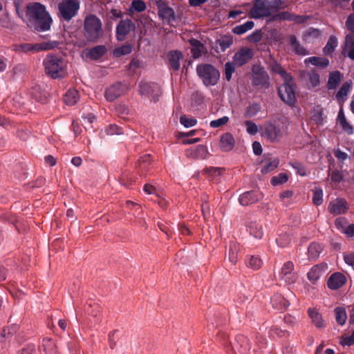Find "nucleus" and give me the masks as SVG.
<instances>
[{
  "mask_svg": "<svg viewBox=\"0 0 354 354\" xmlns=\"http://www.w3.org/2000/svg\"><path fill=\"white\" fill-rule=\"evenodd\" d=\"M26 8L27 17L32 27L38 31L50 29L52 19L44 6L35 2L28 5Z\"/></svg>",
  "mask_w": 354,
  "mask_h": 354,
  "instance_id": "1",
  "label": "nucleus"
},
{
  "mask_svg": "<svg viewBox=\"0 0 354 354\" xmlns=\"http://www.w3.org/2000/svg\"><path fill=\"white\" fill-rule=\"evenodd\" d=\"M272 70L279 73L284 80V83L279 88V95L281 100L288 104L292 105L295 102L294 84L290 76L277 62H273Z\"/></svg>",
  "mask_w": 354,
  "mask_h": 354,
  "instance_id": "2",
  "label": "nucleus"
},
{
  "mask_svg": "<svg viewBox=\"0 0 354 354\" xmlns=\"http://www.w3.org/2000/svg\"><path fill=\"white\" fill-rule=\"evenodd\" d=\"M46 73L53 79L62 78L67 73V64L63 59L48 55L44 61Z\"/></svg>",
  "mask_w": 354,
  "mask_h": 354,
  "instance_id": "3",
  "label": "nucleus"
},
{
  "mask_svg": "<svg viewBox=\"0 0 354 354\" xmlns=\"http://www.w3.org/2000/svg\"><path fill=\"white\" fill-rule=\"evenodd\" d=\"M281 0H257L250 10L252 17L260 19L268 17L277 10L283 8Z\"/></svg>",
  "mask_w": 354,
  "mask_h": 354,
  "instance_id": "4",
  "label": "nucleus"
},
{
  "mask_svg": "<svg viewBox=\"0 0 354 354\" xmlns=\"http://www.w3.org/2000/svg\"><path fill=\"white\" fill-rule=\"evenodd\" d=\"M288 124L286 122H266L263 126V136L272 142L279 141L288 133Z\"/></svg>",
  "mask_w": 354,
  "mask_h": 354,
  "instance_id": "5",
  "label": "nucleus"
},
{
  "mask_svg": "<svg viewBox=\"0 0 354 354\" xmlns=\"http://www.w3.org/2000/svg\"><path fill=\"white\" fill-rule=\"evenodd\" d=\"M196 72L206 86L216 85L220 79L218 70L210 64L198 65Z\"/></svg>",
  "mask_w": 354,
  "mask_h": 354,
  "instance_id": "6",
  "label": "nucleus"
},
{
  "mask_svg": "<svg viewBox=\"0 0 354 354\" xmlns=\"http://www.w3.org/2000/svg\"><path fill=\"white\" fill-rule=\"evenodd\" d=\"M84 28L86 36L91 41L97 39L102 34L101 22L95 16H90L86 19Z\"/></svg>",
  "mask_w": 354,
  "mask_h": 354,
  "instance_id": "7",
  "label": "nucleus"
},
{
  "mask_svg": "<svg viewBox=\"0 0 354 354\" xmlns=\"http://www.w3.org/2000/svg\"><path fill=\"white\" fill-rule=\"evenodd\" d=\"M80 8L77 0H62L59 5V10L62 17L66 20H70L74 17Z\"/></svg>",
  "mask_w": 354,
  "mask_h": 354,
  "instance_id": "8",
  "label": "nucleus"
},
{
  "mask_svg": "<svg viewBox=\"0 0 354 354\" xmlns=\"http://www.w3.org/2000/svg\"><path fill=\"white\" fill-rule=\"evenodd\" d=\"M279 277L287 284H292L295 282L297 276L294 271V264L292 262L287 261L283 263L279 272Z\"/></svg>",
  "mask_w": 354,
  "mask_h": 354,
  "instance_id": "9",
  "label": "nucleus"
},
{
  "mask_svg": "<svg viewBox=\"0 0 354 354\" xmlns=\"http://www.w3.org/2000/svg\"><path fill=\"white\" fill-rule=\"evenodd\" d=\"M139 93L142 95L156 100L160 95V89L153 84L141 82L139 84Z\"/></svg>",
  "mask_w": 354,
  "mask_h": 354,
  "instance_id": "10",
  "label": "nucleus"
},
{
  "mask_svg": "<svg viewBox=\"0 0 354 354\" xmlns=\"http://www.w3.org/2000/svg\"><path fill=\"white\" fill-rule=\"evenodd\" d=\"M134 28V25L131 20L120 21L117 26L116 37L120 41H123L126 36Z\"/></svg>",
  "mask_w": 354,
  "mask_h": 354,
  "instance_id": "11",
  "label": "nucleus"
},
{
  "mask_svg": "<svg viewBox=\"0 0 354 354\" xmlns=\"http://www.w3.org/2000/svg\"><path fill=\"white\" fill-rule=\"evenodd\" d=\"M58 43L57 41H49L44 42L41 44H37L35 45L31 44H23L20 46L22 51L28 52L31 50H50L57 46Z\"/></svg>",
  "mask_w": 354,
  "mask_h": 354,
  "instance_id": "12",
  "label": "nucleus"
},
{
  "mask_svg": "<svg viewBox=\"0 0 354 354\" xmlns=\"http://www.w3.org/2000/svg\"><path fill=\"white\" fill-rule=\"evenodd\" d=\"M263 198V194L259 192H247L239 197V203L241 205H248L254 203Z\"/></svg>",
  "mask_w": 354,
  "mask_h": 354,
  "instance_id": "13",
  "label": "nucleus"
},
{
  "mask_svg": "<svg viewBox=\"0 0 354 354\" xmlns=\"http://www.w3.org/2000/svg\"><path fill=\"white\" fill-rule=\"evenodd\" d=\"M158 14L162 19L169 24H172L176 21L173 9L165 3H161L158 6Z\"/></svg>",
  "mask_w": 354,
  "mask_h": 354,
  "instance_id": "14",
  "label": "nucleus"
},
{
  "mask_svg": "<svg viewBox=\"0 0 354 354\" xmlns=\"http://www.w3.org/2000/svg\"><path fill=\"white\" fill-rule=\"evenodd\" d=\"M279 163V159L272 155H268L265 157L262 164L261 172L263 174H268L275 169Z\"/></svg>",
  "mask_w": 354,
  "mask_h": 354,
  "instance_id": "15",
  "label": "nucleus"
},
{
  "mask_svg": "<svg viewBox=\"0 0 354 354\" xmlns=\"http://www.w3.org/2000/svg\"><path fill=\"white\" fill-rule=\"evenodd\" d=\"M252 51L249 48H242L234 56V62L237 66H242L252 57Z\"/></svg>",
  "mask_w": 354,
  "mask_h": 354,
  "instance_id": "16",
  "label": "nucleus"
},
{
  "mask_svg": "<svg viewBox=\"0 0 354 354\" xmlns=\"http://www.w3.org/2000/svg\"><path fill=\"white\" fill-rule=\"evenodd\" d=\"M348 209L346 201L343 199H337L330 203L328 206L329 212L335 215L344 214Z\"/></svg>",
  "mask_w": 354,
  "mask_h": 354,
  "instance_id": "17",
  "label": "nucleus"
},
{
  "mask_svg": "<svg viewBox=\"0 0 354 354\" xmlns=\"http://www.w3.org/2000/svg\"><path fill=\"white\" fill-rule=\"evenodd\" d=\"M268 75L259 66H254L252 69V81L255 85H261L266 83Z\"/></svg>",
  "mask_w": 354,
  "mask_h": 354,
  "instance_id": "18",
  "label": "nucleus"
},
{
  "mask_svg": "<svg viewBox=\"0 0 354 354\" xmlns=\"http://www.w3.org/2000/svg\"><path fill=\"white\" fill-rule=\"evenodd\" d=\"M346 282V277L341 273L332 274L328 280V286L330 289L336 290L342 286Z\"/></svg>",
  "mask_w": 354,
  "mask_h": 354,
  "instance_id": "19",
  "label": "nucleus"
},
{
  "mask_svg": "<svg viewBox=\"0 0 354 354\" xmlns=\"http://www.w3.org/2000/svg\"><path fill=\"white\" fill-rule=\"evenodd\" d=\"M235 144V140L232 135L230 133H226L221 137L220 147L224 151H231Z\"/></svg>",
  "mask_w": 354,
  "mask_h": 354,
  "instance_id": "20",
  "label": "nucleus"
},
{
  "mask_svg": "<svg viewBox=\"0 0 354 354\" xmlns=\"http://www.w3.org/2000/svg\"><path fill=\"white\" fill-rule=\"evenodd\" d=\"M123 93V89L120 84L110 86L105 93V97L108 101L112 102L120 97Z\"/></svg>",
  "mask_w": 354,
  "mask_h": 354,
  "instance_id": "21",
  "label": "nucleus"
},
{
  "mask_svg": "<svg viewBox=\"0 0 354 354\" xmlns=\"http://www.w3.org/2000/svg\"><path fill=\"white\" fill-rule=\"evenodd\" d=\"M327 269L326 265L314 266L308 273V279L313 283H315Z\"/></svg>",
  "mask_w": 354,
  "mask_h": 354,
  "instance_id": "22",
  "label": "nucleus"
},
{
  "mask_svg": "<svg viewBox=\"0 0 354 354\" xmlns=\"http://www.w3.org/2000/svg\"><path fill=\"white\" fill-rule=\"evenodd\" d=\"M169 61L173 69L177 71L179 69L180 62L183 59V54L178 50L171 51L169 53Z\"/></svg>",
  "mask_w": 354,
  "mask_h": 354,
  "instance_id": "23",
  "label": "nucleus"
},
{
  "mask_svg": "<svg viewBox=\"0 0 354 354\" xmlns=\"http://www.w3.org/2000/svg\"><path fill=\"white\" fill-rule=\"evenodd\" d=\"M308 314L311 319L312 323L317 328H323L324 326V322L322 319V317L316 309H309Z\"/></svg>",
  "mask_w": 354,
  "mask_h": 354,
  "instance_id": "24",
  "label": "nucleus"
},
{
  "mask_svg": "<svg viewBox=\"0 0 354 354\" xmlns=\"http://www.w3.org/2000/svg\"><path fill=\"white\" fill-rule=\"evenodd\" d=\"M344 54L351 59H354V37L351 35L346 37Z\"/></svg>",
  "mask_w": 354,
  "mask_h": 354,
  "instance_id": "25",
  "label": "nucleus"
},
{
  "mask_svg": "<svg viewBox=\"0 0 354 354\" xmlns=\"http://www.w3.org/2000/svg\"><path fill=\"white\" fill-rule=\"evenodd\" d=\"M306 64H311L319 68H326L329 65V60L327 58L311 57L305 59Z\"/></svg>",
  "mask_w": 354,
  "mask_h": 354,
  "instance_id": "26",
  "label": "nucleus"
},
{
  "mask_svg": "<svg viewBox=\"0 0 354 354\" xmlns=\"http://www.w3.org/2000/svg\"><path fill=\"white\" fill-rule=\"evenodd\" d=\"M342 79V75L339 71H334L330 73L328 87L330 89L336 88Z\"/></svg>",
  "mask_w": 354,
  "mask_h": 354,
  "instance_id": "27",
  "label": "nucleus"
},
{
  "mask_svg": "<svg viewBox=\"0 0 354 354\" xmlns=\"http://www.w3.org/2000/svg\"><path fill=\"white\" fill-rule=\"evenodd\" d=\"M79 100V93L75 89H69L66 93L64 100L67 105H74Z\"/></svg>",
  "mask_w": 354,
  "mask_h": 354,
  "instance_id": "28",
  "label": "nucleus"
},
{
  "mask_svg": "<svg viewBox=\"0 0 354 354\" xmlns=\"http://www.w3.org/2000/svg\"><path fill=\"white\" fill-rule=\"evenodd\" d=\"M344 221L342 219H337L335 221L337 227L341 230L343 233L346 234L349 236H352L354 234V225L349 224L344 225Z\"/></svg>",
  "mask_w": 354,
  "mask_h": 354,
  "instance_id": "29",
  "label": "nucleus"
},
{
  "mask_svg": "<svg viewBox=\"0 0 354 354\" xmlns=\"http://www.w3.org/2000/svg\"><path fill=\"white\" fill-rule=\"evenodd\" d=\"M248 230L251 235L257 239H261L263 236L262 226L257 222H251L248 225Z\"/></svg>",
  "mask_w": 354,
  "mask_h": 354,
  "instance_id": "30",
  "label": "nucleus"
},
{
  "mask_svg": "<svg viewBox=\"0 0 354 354\" xmlns=\"http://www.w3.org/2000/svg\"><path fill=\"white\" fill-rule=\"evenodd\" d=\"M192 46L191 51L194 58L199 57L205 51V48L198 41L191 39L189 41Z\"/></svg>",
  "mask_w": 354,
  "mask_h": 354,
  "instance_id": "31",
  "label": "nucleus"
},
{
  "mask_svg": "<svg viewBox=\"0 0 354 354\" xmlns=\"http://www.w3.org/2000/svg\"><path fill=\"white\" fill-rule=\"evenodd\" d=\"M271 304L275 308L285 309L289 306V302L281 295H275L271 299Z\"/></svg>",
  "mask_w": 354,
  "mask_h": 354,
  "instance_id": "32",
  "label": "nucleus"
},
{
  "mask_svg": "<svg viewBox=\"0 0 354 354\" xmlns=\"http://www.w3.org/2000/svg\"><path fill=\"white\" fill-rule=\"evenodd\" d=\"M322 246L317 243H312L308 247V256L311 259H316L322 252Z\"/></svg>",
  "mask_w": 354,
  "mask_h": 354,
  "instance_id": "33",
  "label": "nucleus"
},
{
  "mask_svg": "<svg viewBox=\"0 0 354 354\" xmlns=\"http://www.w3.org/2000/svg\"><path fill=\"white\" fill-rule=\"evenodd\" d=\"M352 86V82L351 81L345 82L342 87L340 88L339 91L337 93V100L343 102L347 96Z\"/></svg>",
  "mask_w": 354,
  "mask_h": 354,
  "instance_id": "34",
  "label": "nucleus"
},
{
  "mask_svg": "<svg viewBox=\"0 0 354 354\" xmlns=\"http://www.w3.org/2000/svg\"><path fill=\"white\" fill-rule=\"evenodd\" d=\"M239 251V247L236 243H231L230 245L228 259L232 264H235L237 262L238 257L237 254Z\"/></svg>",
  "mask_w": 354,
  "mask_h": 354,
  "instance_id": "35",
  "label": "nucleus"
},
{
  "mask_svg": "<svg viewBox=\"0 0 354 354\" xmlns=\"http://www.w3.org/2000/svg\"><path fill=\"white\" fill-rule=\"evenodd\" d=\"M254 27V22L248 21L243 24L235 26L232 32L236 35H242L247 31L251 30Z\"/></svg>",
  "mask_w": 354,
  "mask_h": 354,
  "instance_id": "36",
  "label": "nucleus"
},
{
  "mask_svg": "<svg viewBox=\"0 0 354 354\" xmlns=\"http://www.w3.org/2000/svg\"><path fill=\"white\" fill-rule=\"evenodd\" d=\"M319 35L320 33L317 29L309 28L305 32L303 37L306 42L310 43L318 39Z\"/></svg>",
  "mask_w": 354,
  "mask_h": 354,
  "instance_id": "37",
  "label": "nucleus"
},
{
  "mask_svg": "<svg viewBox=\"0 0 354 354\" xmlns=\"http://www.w3.org/2000/svg\"><path fill=\"white\" fill-rule=\"evenodd\" d=\"M207 153V149L203 145H198L195 149H190V156L195 158H205Z\"/></svg>",
  "mask_w": 354,
  "mask_h": 354,
  "instance_id": "38",
  "label": "nucleus"
},
{
  "mask_svg": "<svg viewBox=\"0 0 354 354\" xmlns=\"http://www.w3.org/2000/svg\"><path fill=\"white\" fill-rule=\"evenodd\" d=\"M335 313L336 322L340 325H344L347 319V315L345 309L340 307L336 308L335 310Z\"/></svg>",
  "mask_w": 354,
  "mask_h": 354,
  "instance_id": "39",
  "label": "nucleus"
},
{
  "mask_svg": "<svg viewBox=\"0 0 354 354\" xmlns=\"http://www.w3.org/2000/svg\"><path fill=\"white\" fill-rule=\"evenodd\" d=\"M337 46V40L335 37H330L324 48L325 55L331 54Z\"/></svg>",
  "mask_w": 354,
  "mask_h": 354,
  "instance_id": "40",
  "label": "nucleus"
},
{
  "mask_svg": "<svg viewBox=\"0 0 354 354\" xmlns=\"http://www.w3.org/2000/svg\"><path fill=\"white\" fill-rule=\"evenodd\" d=\"M233 42L232 37L230 35H225L221 37L217 40L221 50L224 51L226 48H229Z\"/></svg>",
  "mask_w": 354,
  "mask_h": 354,
  "instance_id": "41",
  "label": "nucleus"
},
{
  "mask_svg": "<svg viewBox=\"0 0 354 354\" xmlns=\"http://www.w3.org/2000/svg\"><path fill=\"white\" fill-rule=\"evenodd\" d=\"M247 264L252 269L257 270L262 266L263 261L259 257L252 255L248 259Z\"/></svg>",
  "mask_w": 354,
  "mask_h": 354,
  "instance_id": "42",
  "label": "nucleus"
},
{
  "mask_svg": "<svg viewBox=\"0 0 354 354\" xmlns=\"http://www.w3.org/2000/svg\"><path fill=\"white\" fill-rule=\"evenodd\" d=\"M106 51V48L104 46H97L91 49L88 52L89 56L94 59L100 58Z\"/></svg>",
  "mask_w": 354,
  "mask_h": 354,
  "instance_id": "43",
  "label": "nucleus"
},
{
  "mask_svg": "<svg viewBox=\"0 0 354 354\" xmlns=\"http://www.w3.org/2000/svg\"><path fill=\"white\" fill-rule=\"evenodd\" d=\"M132 50V46L129 44L123 45L120 47L115 48L113 50V55L115 57H120L129 54Z\"/></svg>",
  "mask_w": 354,
  "mask_h": 354,
  "instance_id": "44",
  "label": "nucleus"
},
{
  "mask_svg": "<svg viewBox=\"0 0 354 354\" xmlns=\"http://www.w3.org/2000/svg\"><path fill=\"white\" fill-rule=\"evenodd\" d=\"M312 120L318 124L324 122L323 110L322 108L317 107L313 110Z\"/></svg>",
  "mask_w": 354,
  "mask_h": 354,
  "instance_id": "45",
  "label": "nucleus"
},
{
  "mask_svg": "<svg viewBox=\"0 0 354 354\" xmlns=\"http://www.w3.org/2000/svg\"><path fill=\"white\" fill-rule=\"evenodd\" d=\"M44 349L46 354H57L55 345L50 339H46L44 340L43 344Z\"/></svg>",
  "mask_w": 354,
  "mask_h": 354,
  "instance_id": "46",
  "label": "nucleus"
},
{
  "mask_svg": "<svg viewBox=\"0 0 354 354\" xmlns=\"http://www.w3.org/2000/svg\"><path fill=\"white\" fill-rule=\"evenodd\" d=\"M323 201V191L321 188L315 187L313 190V202L317 205H319Z\"/></svg>",
  "mask_w": 354,
  "mask_h": 354,
  "instance_id": "47",
  "label": "nucleus"
},
{
  "mask_svg": "<svg viewBox=\"0 0 354 354\" xmlns=\"http://www.w3.org/2000/svg\"><path fill=\"white\" fill-rule=\"evenodd\" d=\"M180 122L185 127L189 128L194 127L196 124L197 121L193 118H188L186 115H182L180 118Z\"/></svg>",
  "mask_w": 354,
  "mask_h": 354,
  "instance_id": "48",
  "label": "nucleus"
},
{
  "mask_svg": "<svg viewBox=\"0 0 354 354\" xmlns=\"http://www.w3.org/2000/svg\"><path fill=\"white\" fill-rule=\"evenodd\" d=\"M288 179V177L286 174L281 173L278 176L272 177L271 183L273 185H278L286 183Z\"/></svg>",
  "mask_w": 354,
  "mask_h": 354,
  "instance_id": "49",
  "label": "nucleus"
},
{
  "mask_svg": "<svg viewBox=\"0 0 354 354\" xmlns=\"http://www.w3.org/2000/svg\"><path fill=\"white\" fill-rule=\"evenodd\" d=\"M228 121L229 118L227 116H223L221 118L211 121L209 125L212 128H217L223 125H225L228 122Z\"/></svg>",
  "mask_w": 354,
  "mask_h": 354,
  "instance_id": "50",
  "label": "nucleus"
},
{
  "mask_svg": "<svg viewBox=\"0 0 354 354\" xmlns=\"http://www.w3.org/2000/svg\"><path fill=\"white\" fill-rule=\"evenodd\" d=\"M340 344L343 346H350L354 344V331L350 336L343 335L340 339Z\"/></svg>",
  "mask_w": 354,
  "mask_h": 354,
  "instance_id": "51",
  "label": "nucleus"
},
{
  "mask_svg": "<svg viewBox=\"0 0 354 354\" xmlns=\"http://www.w3.org/2000/svg\"><path fill=\"white\" fill-rule=\"evenodd\" d=\"M146 6L145 3L141 0H134L130 8V10H134L137 12H142L145 9Z\"/></svg>",
  "mask_w": 354,
  "mask_h": 354,
  "instance_id": "52",
  "label": "nucleus"
},
{
  "mask_svg": "<svg viewBox=\"0 0 354 354\" xmlns=\"http://www.w3.org/2000/svg\"><path fill=\"white\" fill-rule=\"evenodd\" d=\"M290 44H291V46H292V48L293 50H295L296 53H297L299 54H305L304 49L302 48L301 47L300 48L299 46V44L297 41V39H296L295 36L292 35L290 37Z\"/></svg>",
  "mask_w": 354,
  "mask_h": 354,
  "instance_id": "53",
  "label": "nucleus"
},
{
  "mask_svg": "<svg viewBox=\"0 0 354 354\" xmlns=\"http://www.w3.org/2000/svg\"><path fill=\"white\" fill-rule=\"evenodd\" d=\"M234 66L231 62H227L225 65V78L227 81H230L232 78V73L234 72Z\"/></svg>",
  "mask_w": 354,
  "mask_h": 354,
  "instance_id": "54",
  "label": "nucleus"
},
{
  "mask_svg": "<svg viewBox=\"0 0 354 354\" xmlns=\"http://www.w3.org/2000/svg\"><path fill=\"white\" fill-rule=\"evenodd\" d=\"M246 131L250 135H254L258 132V127L256 124L251 121H246L245 123Z\"/></svg>",
  "mask_w": 354,
  "mask_h": 354,
  "instance_id": "55",
  "label": "nucleus"
},
{
  "mask_svg": "<svg viewBox=\"0 0 354 354\" xmlns=\"http://www.w3.org/2000/svg\"><path fill=\"white\" fill-rule=\"evenodd\" d=\"M260 110V106L257 104H253L248 106L246 114L248 117H252Z\"/></svg>",
  "mask_w": 354,
  "mask_h": 354,
  "instance_id": "56",
  "label": "nucleus"
},
{
  "mask_svg": "<svg viewBox=\"0 0 354 354\" xmlns=\"http://www.w3.org/2000/svg\"><path fill=\"white\" fill-rule=\"evenodd\" d=\"M290 242V236L288 234L283 235L277 239V243L280 247H286Z\"/></svg>",
  "mask_w": 354,
  "mask_h": 354,
  "instance_id": "57",
  "label": "nucleus"
},
{
  "mask_svg": "<svg viewBox=\"0 0 354 354\" xmlns=\"http://www.w3.org/2000/svg\"><path fill=\"white\" fill-rule=\"evenodd\" d=\"M83 120L86 125L85 128L87 129L92 127L91 124L96 120V118L93 114L89 113L86 116H83Z\"/></svg>",
  "mask_w": 354,
  "mask_h": 354,
  "instance_id": "58",
  "label": "nucleus"
},
{
  "mask_svg": "<svg viewBox=\"0 0 354 354\" xmlns=\"http://www.w3.org/2000/svg\"><path fill=\"white\" fill-rule=\"evenodd\" d=\"M309 81L313 86H317L319 84V75L315 72L309 73Z\"/></svg>",
  "mask_w": 354,
  "mask_h": 354,
  "instance_id": "59",
  "label": "nucleus"
},
{
  "mask_svg": "<svg viewBox=\"0 0 354 354\" xmlns=\"http://www.w3.org/2000/svg\"><path fill=\"white\" fill-rule=\"evenodd\" d=\"M144 191L148 194H155L157 197L160 198V194L157 192L155 187L151 185H145Z\"/></svg>",
  "mask_w": 354,
  "mask_h": 354,
  "instance_id": "60",
  "label": "nucleus"
},
{
  "mask_svg": "<svg viewBox=\"0 0 354 354\" xmlns=\"http://www.w3.org/2000/svg\"><path fill=\"white\" fill-rule=\"evenodd\" d=\"M106 133L109 135L121 134L122 130L116 125L111 124L106 129Z\"/></svg>",
  "mask_w": 354,
  "mask_h": 354,
  "instance_id": "61",
  "label": "nucleus"
},
{
  "mask_svg": "<svg viewBox=\"0 0 354 354\" xmlns=\"http://www.w3.org/2000/svg\"><path fill=\"white\" fill-rule=\"evenodd\" d=\"M346 28L354 32V14L349 15L346 21Z\"/></svg>",
  "mask_w": 354,
  "mask_h": 354,
  "instance_id": "62",
  "label": "nucleus"
},
{
  "mask_svg": "<svg viewBox=\"0 0 354 354\" xmlns=\"http://www.w3.org/2000/svg\"><path fill=\"white\" fill-rule=\"evenodd\" d=\"M329 176L333 182L339 183L342 179V174L339 171H333L329 174Z\"/></svg>",
  "mask_w": 354,
  "mask_h": 354,
  "instance_id": "63",
  "label": "nucleus"
},
{
  "mask_svg": "<svg viewBox=\"0 0 354 354\" xmlns=\"http://www.w3.org/2000/svg\"><path fill=\"white\" fill-rule=\"evenodd\" d=\"M344 261L347 265L354 269V254H348L345 255Z\"/></svg>",
  "mask_w": 354,
  "mask_h": 354,
  "instance_id": "64",
  "label": "nucleus"
}]
</instances>
